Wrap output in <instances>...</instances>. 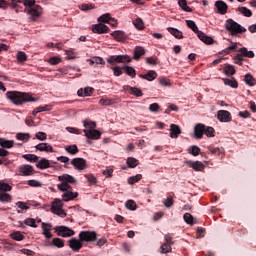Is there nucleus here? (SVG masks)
I'll use <instances>...</instances> for the list:
<instances>
[{"instance_id": "obj_1", "label": "nucleus", "mask_w": 256, "mask_h": 256, "mask_svg": "<svg viewBox=\"0 0 256 256\" xmlns=\"http://www.w3.org/2000/svg\"><path fill=\"white\" fill-rule=\"evenodd\" d=\"M7 99L14 105H23L24 103H33L37 101L31 93L19 92V91H8L6 93Z\"/></svg>"}, {"instance_id": "obj_2", "label": "nucleus", "mask_w": 256, "mask_h": 256, "mask_svg": "<svg viewBox=\"0 0 256 256\" xmlns=\"http://www.w3.org/2000/svg\"><path fill=\"white\" fill-rule=\"evenodd\" d=\"M186 25L191 29L194 33L198 35V39L205 43L206 45H213V39L209 36H206L203 31H200L199 28L197 27V24L193 20H186Z\"/></svg>"}, {"instance_id": "obj_3", "label": "nucleus", "mask_w": 256, "mask_h": 256, "mask_svg": "<svg viewBox=\"0 0 256 256\" xmlns=\"http://www.w3.org/2000/svg\"><path fill=\"white\" fill-rule=\"evenodd\" d=\"M58 181L61 182L57 185L59 191H67V189L73 188L71 185L77 183L75 177L69 174H63L61 176H58Z\"/></svg>"}, {"instance_id": "obj_4", "label": "nucleus", "mask_w": 256, "mask_h": 256, "mask_svg": "<svg viewBox=\"0 0 256 256\" xmlns=\"http://www.w3.org/2000/svg\"><path fill=\"white\" fill-rule=\"evenodd\" d=\"M226 31L230 32V35H239L245 33L247 29L241 26L239 23L235 22L233 19H228L225 23Z\"/></svg>"}, {"instance_id": "obj_5", "label": "nucleus", "mask_w": 256, "mask_h": 256, "mask_svg": "<svg viewBox=\"0 0 256 256\" xmlns=\"http://www.w3.org/2000/svg\"><path fill=\"white\" fill-rule=\"evenodd\" d=\"M78 238L82 243H94L97 241V233L95 231H81Z\"/></svg>"}, {"instance_id": "obj_6", "label": "nucleus", "mask_w": 256, "mask_h": 256, "mask_svg": "<svg viewBox=\"0 0 256 256\" xmlns=\"http://www.w3.org/2000/svg\"><path fill=\"white\" fill-rule=\"evenodd\" d=\"M63 208V202L60 199H54L51 204V211L54 215H58L59 217H67V213Z\"/></svg>"}, {"instance_id": "obj_7", "label": "nucleus", "mask_w": 256, "mask_h": 256, "mask_svg": "<svg viewBox=\"0 0 256 256\" xmlns=\"http://www.w3.org/2000/svg\"><path fill=\"white\" fill-rule=\"evenodd\" d=\"M42 11H43V8H41L40 5H35V6H32V8L24 9V12L30 15V19H32V21H36L38 17H41Z\"/></svg>"}, {"instance_id": "obj_8", "label": "nucleus", "mask_w": 256, "mask_h": 256, "mask_svg": "<svg viewBox=\"0 0 256 256\" xmlns=\"http://www.w3.org/2000/svg\"><path fill=\"white\" fill-rule=\"evenodd\" d=\"M55 229V233H57L58 237H73L75 235V231L67 226H57Z\"/></svg>"}, {"instance_id": "obj_9", "label": "nucleus", "mask_w": 256, "mask_h": 256, "mask_svg": "<svg viewBox=\"0 0 256 256\" xmlns=\"http://www.w3.org/2000/svg\"><path fill=\"white\" fill-rule=\"evenodd\" d=\"M107 63L109 65H114L115 63H131V57L128 55H113L107 59Z\"/></svg>"}, {"instance_id": "obj_10", "label": "nucleus", "mask_w": 256, "mask_h": 256, "mask_svg": "<svg viewBox=\"0 0 256 256\" xmlns=\"http://www.w3.org/2000/svg\"><path fill=\"white\" fill-rule=\"evenodd\" d=\"M70 163L76 171H85L87 169V160L84 158H74Z\"/></svg>"}, {"instance_id": "obj_11", "label": "nucleus", "mask_w": 256, "mask_h": 256, "mask_svg": "<svg viewBox=\"0 0 256 256\" xmlns=\"http://www.w3.org/2000/svg\"><path fill=\"white\" fill-rule=\"evenodd\" d=\"M217 119L221 123H231L233 120V117L231 116V112L227 110H219L217 112Z\"/></svg>"}, {"instance_id": "obj_12", "label": "nucleus", "mask_w": 256, "mask_h": 256, "mask_svg": "<svg viewBox=\"0 0 256 256\" xmlns=\"http://www.w3.org/2000/svg\"><path fill=\"white\" fill-rule=\"evenodd\" d=\"M68 245L70 249H72V251H74L75 253H78V251H81V249H83V241H81V239L72 238L68 240Z\"/></svg>"}, {"instance_id": "obj_13", "label": "nucleus", "mask_w": 256, "mask_h": 256, "mask_svg": "<svg viewBox=\"0 0 256 256\" xmlns=\"http://www.w3.org/2000/svg\"><path fill=\"white\" fill-rule=\"evenodd\" d=\"M62 192H63V194H62V199H63V201H65L66 203H67L68 201H73L74 199H77V197H79V193L73 192V188L64 190V191H62Z\"/></svg>"}, {"instance_id": "obj_14", "label": "nucleus", "mask_w": 256, "mask_h": 256, "mask_svg": "<svg viewBox=\"0 0 256 256\" xmlns=\"http://www.w3.org/2000/svg\"><path fill=\"white\" fill-rule=\"evenodd\" d=\"M92 31L98 35H103V33H109V26L103 23L94 24L92 25Z\"/></svg>"}, {"instance_id": "obj_15", "label": "nucleus", "mask_w": 256, "mask_h": 256, "mask_svg": "<svg viewBox=\"0 0 256 256\" xmlns=\"http://www.w3.org/2000/svg\"><path fill=\"white\" fill-rule=\"evenodd\" d=\"M19 173L20 175H23L24 177H29L31 175H33V166L29 165V164H23L21 166H19Z\"/></svg>"}, {"instance_id": "obj_16", "label": "nucleus", "mask_w": 256, "mask_h": 256, "mask_svg": "<svg viewBox=\"0 0 256 256\" xmlns=\"http://www.w3.org/2000/svg\"><path fill=\"white\" fill-rule=\"evenodd\" d=\"M83 133L85 134V137H87V139H93V140L101 139V132L99 130L84 129Z\"/></svg>"}, {"instance_id": "obj_17", "label": "nucleus", "mask_w": 256, "mask_h": 256, "mask_svg": "<svg viewBox=\"0 0 256 256\" xmlns=\"http://www.w3.org/2000/svg\"><path fill=\"white\" fill-rule=\"evenodd\" d=\"M123 89L128 91L130 95H134V97H143V91L137 87H131L130 85H124Z\"/></svg>"}, {"instance_id": "obj_18", "label": "nucleus", "mask_w": 256, "mask_h": 256, "mask_svg": "<svg viewBox=\"0 0 256 256\" xmlns=\"http://www.w3.org/2000/svg\"><path fill=\"white\" fill-rule=\"evenodd\" d=\"M186 165L188 167H191L194 171H204L205 170V165L201 161H186Z\"/></svg>"}, {"instance_id": "obj_19", "label": "nucleus", "mask_w": 256, "mask_h": 256, "mask_svg": "<svg viewBox=\"0 0 256 256\" xmlns=\"http://www.w3.org/2000/svg\"><path fill=\"white\" fill-rule=\"evenodd\" d=\"M203 135H205V125L197 124L194 127V136L196 139H203Z\"/></svg>"}, {"instance_id": "obj_20", "label": "nucleus", "mask_w": 256, "mask_h": 256, "mask_svg": "<svg viewBox=\"0 0 256 256\" xmlns=\"http://www.w3.org/2000/svg\"><path fill=\"white\" fill-rule=\"evenodd\" d=\"M111 37H114V39L119 42L127 41V34L121 30L112 32Z\"/></svg>"}, {"instance_id": "obj_21", "label": "nucleus", "mask_w": 256, "mask_h": 256, "mask_svg": "<svg viewBox=\"0 0 256 256\" xmlns=\"http://www.w3.org/2000/svg\"><path fill=\"white\" fill-rule=\"evenodd\" d=\"M181 127L176 124H171L170 125V137L171 139H177L179 135L181 134Z\"/></svg>"}, {"instance_id": "obj_22", "label": "nucleus", "mask_w": 256, "mask_h": 256, "mask_svg": "<svg viewBox=\"0 0 256 256\" xmlns=\"http://www.w3.org/2000/svg\"><path fill=\"white\" fill-rule=\"evenodd\" d=\"M37 151H44L45 153H53V146L49 143H40L35 146Z\"/></svg>"}, {"instance_id": "obj_23", "label": "nucleus", "mask_w": 256, "mask_h": 256, "mask_svg": "<svg viewBox=\"0 0 256 256\" xmlns=\"http://www.w3.org/2000/svg\"><path fill=\"white\" fill-rule=\"evenodd\" d=\"M139 77L146 81H155V79H157V72H155V70H149L147 74H139Z\"/></svg>"}, {"instance_id": "obj_24", "label": "nucleus", "mask_w": 256, "mask_h": 256, "mask_svg": "<svg viewBox=\"0 0 256 256\" xmlns=\"http://www.w3.org/2000/svg\"><path fill=\"white\" fill-rule=\"evenodd\" d=\"M215 7L217 8L218 13H220V15H225V13H227V3H225L224 1H216Z\"/></svg>"}, {"instance_id": "obj_25", "label": "nucleus", "mask_w": 256, "mask_h": 256, "mask_svg": "<svg viewBox=\"0 0 256 256\" xmlns=\"http://www.w3.org/2000/svg\"><path fill=\"white\" fill-rule=\"evenodd\" d=\"M42 231V235H44L46 239H51L53 237V234H51V224L43 222Z\"/></svg>"}, {"instance_id": "obj_26", "label": "nucleus", "mask_w": 256, "mask_h": 256, "mask_svg": "<svg viewBox=\"0 0 256 256\" xmlns=\"http://www.w3.org/2000/svg\"><path fill=\"white\" fill-rule=\"evenodd\" d=\"M145 53H146L145 48H143L141 46H137L134 48L133 59H135V61H139L141 59V57H143V55H145Z\"/></svg>"}, {"instance_id": "obj_27", "label": "nucleus", "mask_w": 256, "mask_h": 256, "mask_svg": "<svg viewBox=\"0 0 256 256\" xmlns=\"http://www.w3.org/2000/svg\"><path fill=\"white\" fill-rule=\"evenodd\" d=\"M48 247L62 249V247H65V241L61 238H53L52 242L48 244Z\"/></svg>"}, {"instance_id": "obj_28", "label": "nucleus", "mask_w": 256, "mask_h": 256, "mask_svg": "<svg viewBox=\"0 0 256 256\" xmlns=\"http://www.w3.org/2000/svg\"><path fill=\"white\" fill-rule=\"evenodd\" d=\"M224 85H228V87H232V89H237L239 87V83H237V80L232 77V78H223L222 79Z\"/></svg>"}, {"instance_id": "obj_29", "label": "nucleus", "mask_w": 256, "mask_h": 256, "mask_svg": "<svg viewBox=\"0 0 256 256\" xmlns=\"http://www.w3.org/2000/svg\"><path fill=\"white\" fill-rule=\"evenodd\" d=\"M37 169H49V167H51V162L46 159V158H42L37 164H36Z\"/></svg>"}, {"instance_id": "obj_30", "label": "nucleus", "mask_w": 256, "mask_h": 256, "mask_svg": "<svg viewBox=\"0 0 256 256\" xmlns=\"http://www.w3.org/2000/svg\"><path fill=\"white\" fill-rule=\"evenodd\" d=\"M14 145H15V141L5 140L3 138H0V146L2 147V149H12Z\"/></svg>"}, {"instance_id": "obj_31", "label": "nucleus", "mask_w": 256, "mask_h": 256, "mask_svg": "<svg viewBox=\"0 0 256 256\" xmlns=\"http://www.w3.org/2000/svg\"><path fill=\"white\" fill-rule=\"evenodd\" d=\"M239 55H242V57H248V59H253L255 57V53L253 51H249L246 47L240 48Z\"/></svg>"}, {"instance_id": "obj_32", "label": "nucleus", "mask_w": 256, "mask_h": 256, "mask_svg": "<svg viewBox=\"0 0 256 256\" xmlns=\"http://www.w3.org/2000/svg\"><path fill=\"white\" fill-rule=\"evenodd\" d=\"M167 31L170 32V34L173 35V37L176 39H183V32L179 31V29L168 27Z\"/></svg>"}, {"instance_id": "obj_33", "label": "nucleus", "mask_w": 256, "mask_h": 256, "mask_svg": "<svg viewBox=\"0 0 256 256\" xmlns=\"http://www.w3.org/2000/svg\"><path fill=\"white\" fill-rule=\"evenodd\" d=\"M122 69H123V71H125V73H126V75H128V77L135 79V77L137 75L135 68H133L131 66H123Z\"/></svg>"}, {"instance_id": "obj_34", "label": "nucleus", "mask_w": 256, "mask_h": 256, "mask_svg": "<svg viewBox=\"0 0 256 256\" xmlns=\"http://www.w3.org/2000/svg\"><path fill=\"white\" fill-rule=\"evenodd\" d=\"M16 139L18 141H23L24 143H27L29 141V139H31V134L29 133H17L16 134Z\"/></svg>"}, {"instance_id": "obj_35", "label": "nucleus", "mask_w": 256, "mask_h": 256, "mask_svg": "<svg viewBox=\"0 0 256 256\" xmlns=\"http://www.w3.org/2000/svg\"><path fill=\"white\" fill-rule=\"evenodd\" d=\"M13 197L7 192H0L1 203H11Z\"/></svg>"}, {"instance_id": "obj_36", "label": "nucleus", "mask_w": 256, "mask_h": 256, "mask_svg": "<svg viewBox=\"0 0 256 256\" xmlns=\"http://www.w3.org/2000/svg\"><path fill=\"white\" fill-rule=\"evenodd\" d=\"M65 151L69 153V155H77L79 153V148L77 145H69L65 146Z\"/></svg>"}, {"instance_id": "obj_37", "label": "nucleus", "mask_w": 256, "mask_h": 256, "mask_svg": "<svg viewBox=\"0 0 256 256\" xmlns=\"http://www.w3.org/2000/svg\"><path fill=\"white\" fill-rule=\"evenodd\" d=\"M22 157L30 163H37V161H39V156L35 154H24Z\"/></svg>"}, {"instance_id": "obj_38", "label": "nucleus", "mask_w": 256, "mask_h": 256, "mask_svg": "<svg viewBox=\"0 0 256 256\" xmlns=\"http://www.w3.org/2000/svg\"><path fill=\"white\" fill-rule=\"evenodd\" d=\"M126 163L130 169H135V167H137V165H139V160H137L136 158H133V157H129V158H127Z\"/></svg>"}, {"instance_id": "obj_39", "label": "nucleus", "mask_w": 256, "mask_h": 256, "mask_svg": "<svg viewBox=\"0 0 256 256\" xmlns=\"http://www.w3.org/2000/svg\"><path fill=\"white\" fill-rule=\"evenodd\" d=\"M141 179H143V175L137 174L135 176L129 177L128 183H129V185H135V183H139V181H141Z\"/></svg>"}, {"instance_id": "obj_40", "label": "nucleus", "mask_w": 256, "mask_h": 256, "mask_svg": "<svg viewBox=\"0 0 256 256\" xmlns=\"http://www.w3.org/2000/svg\"><path fill=\"white\" fill-rule=\"evenodd\" d=\"M233 51H237V43L234 42L232 43V45L230 47H227L226 49H224L222 52H220L221 55H223V53L225 55H229L230 53H233Z\"/></svg>"}, {"instance_id": "obj_41", "label": "nucleus", "mask_w": 256, "mask_h": 256, "mask_svg": "<svg viewBox=\"0 0 256 256\" xmlns=\"http://www.w3.org/2000/svg\"><path fill=\"white\" fill-rule=\"evenodd\" d=\"M13 187L9 185L8 183H5L3 181H0V193H7L8 191H11Z\"/></svg>"}, {"instance_id": "obj_42", "label": "nucleus", "mask_w": 256, "mask_h": 256, "mask_svg": "<svg viewBox=\"0 0 256 256\" xmlns=\"http://www.w3.org/2000/svg\"><path fill=\"white\" fill-rule=\"evenodd\" d=\"M178 5L181 7V9H183V11H186L187 13H191L193 11L191 7L187 6V0H179Z\"/></svg>"}, {"instance_id": "obj_43", "label": "nucleus", "mask_w": 256, "mask_h": 256, "mask_svg": "<svg viewBox=\"0 0 256 256\" xmlns=\"http://www.w3.org/2000/svg\"><path fill=\"white\" fill-rule=\"evenodd\" d=\"M239 13H242V15H244V17H252L253 12L251 10H249V8L247 7H239L238 8Z\"/></svg>"}, {"instance_id": "obj_44", "label": "nucleus", "mask_w": 256, "mask_h": 256, "mask_svg": "<svg viewBox=\"0 0 256 256\" xmlns=\"http://www.w3.org/2000/svg\"><path fill=\"white\" fill-rule=\"evenodd\" d=\"M244 81L246 85L253 87L255 85V78L251 74H246L244 77Z\"/></svg>"}, {"instance_id": "obj_45", "label": "nucleus", "mask_w": 256, "mask_h": 256, "mask_svg": "<svg viewBox=\"0 0 256 256\" xmlns=\"http://www.w3.org/2000/svg\"><path fill=\"white\" fill-rule=\"evenodd\" d=\"M83 126L86 128V129H90V130H93L95 129V127H97V123L91 121V120H84L83 121Z\"/></svg>"}, {"instance_id": "obj_46", "label": "nucleus", "mask_w": 256, "mask_h": 256, "mask_svg": "<svg viewBox=\"0 0 256 256\" xmlns=\"http://www.w3.org/2000/svg\"><path fill=\"white\" fill-rule=\"evenodd\" d=\"M204 134H206L207 137H215V128L204 126Z\"/></svg>"}, {"instance_id": "obj_47", "label": "nucleus", "mask_w": 256, "mask_h": 256, "mask_svg": "<svg viewBox=\"0 0 256 256\" xmlns=\"http://www.w3.org/2000/svg\"><path fill=\"white\" fill-rule=\"evenodd\" d=\"M110 19H111V14L106 13L98 17L97 21L98 23H109Z\"/></svg>"}, {"instance_id": "obj_48", "label": "nucleus", "mask_w": 256, "mask_h": 256, "mask_svg": "<svg viewBox=\"0 0 256 256\" xmlns=\"http://www.w3.org/2000/svg\"><path fill=\"white\" fill-rule=\"evenodd\" d=\"M189 153L191 155H193V157H197V155H199L201 153V148H199L198 146H191L189 149H188Z\"/></svg>"}, {"instance_id": "obj_49", "label": "nucleus", "mask_w": 256, "mask_h": 256, "mask_svg": "<svg viewBox=\"0 0 256 256\" xmlns=\"http://www.w3.org/2000/svg\"><path fill=\"white\" fill-rule=\"evenodd\" d=\"M85 177L90 185H97V177L95 175L86 174Z\"/></svg>"}, {"instance_id": "obj_50", "label": "nucleus", "mask_w": 256, "mask_h": 256, "mask_svg": "<svg viewBox=\"0 0 256 256\" xmlns=\"http://www.w3.org/2000/svg\"><path fill=\"white\" fill-rule=\"evenodd\" d=\"M126 209H129L130 211H135L137 209V203H135L134 200H128L126 201Z\"/></svg>"}, {"instance_id": "obj_51", "label": "nucleus", "mask_w": 256, "mask_h": 256, "mask_svg": "<svg viewBox=\"0 0 256 256\" xmlns=\"http://www.w3.org/2000/svg\"><path fill=\"white\" fill-rule=\"evenodd\" d=\"M79 9H81V11H91V9H95V4H82L79 6Z\"/></svg>"}, {"instance_id": "obj_52", "label": "nucleus", "mask_w": 256, "mask_h": 256, "mask_svg": "<svg viewBox=\"0 0 256 256\" xmlns=\"http://www.w3.org/2000/svg\"><path fill=\"white\" fill-rule=\"evenodd\" d=\"M224 72L228 76L235 75V67L228 64L225 66Z\"/></svg>"}, {"instance_id": "obj_53", "label": "nucleus", "mask_w": 256, "mask_h": 256, "mask_svg": "<svg viewBox=\"0 0 256 256\" xmlns=\"http://www.w3.org/2000/svg\"><path fill=\"white\" fill-rule=\"evenodd\" d=\"M11 237L14 241H23V239H25V236L21 232L12 233Z\"/></svg>"}, {"instance_id": "obj_54", "label": "nucleus", "mask_w": 256, "mask_h": 256, "mask_svg": "<svg viewBox=\"0 0 256 256\" xmlns=\"http://www.w3.org/2000/svg\"><path fill=\"white\" fill-rule=\"evenodd\" d=\"M207 149L212 155H221L222 153V150L219 147L215 148L213 146H208Z\"/></svg>"}, {"instance_id": "obj_55", "label": "nucleus", "mask_w": 256, "mask_h": 256, "mask_svg": "<svg viewBox=\"0 0 256 256\" xmlns=\"http://www.w3.org/2000/svg\"><path fill=\"white\" fill-rule=\"evenodd\" d=\"M133 23L136 29H145V24L143 23V20L141 18L136 19Z\"/></svg>"}, {"instance_id": "obj_56", "label": "nucleus", "mask_w": 256, "mask_h": 256, "mask_svg": "<svg viewBox=\"0 0 256 256\" xmlns=\"http://www.w3.org/2000/svg\"><path fill=\"white\" fill-rule=\"evenodd\" d=\"M24 223L29 227H33L34 229H37V224L34 218H27L25 219Z\"/></svg>"}, {"instance_id": "obj_57", "label": "nucleus", "mask_w": 256, "mask_h": 256, "mask_svg": "<svg viewBox=\"0 0 256 256\" xmlns=\"http://www.w3.org/2000/svg\"><path fill=\"white\" fill-rule=\"evenodd\" d=\"M173 196H168L167 197V199H164L163 200V205H165L168 209L170 208V207H173Z\"/></svg>"}, {"instance_id": "obj_58", "label": "nucleus", "mask_w": 256, "mask_h": 256, "mask_svg": "<svg viewBox=\"0 0 256 256\" xmlns=\"http://www.w3.org/2000/svg\"><path fill=\"white\" fill-rule=\"evenodd\" d=\"M17 59L19 63H25V61H27V54H25V52L20 51L17 53Z\"/></svg>"}, {"instance_id": "obj_59", "label": "nucleus", "mask_w": 256, "mask_h": 256, "mask_svg": "<svg viewBox=\"0 0 256 256\" xmlns=\"http://www.w3.org/2000/svg\"><path fill=\"white\" fill-rule=\"evenodd\" d=\"M183 219L185 223H187L188 225H193V215L189 213H185L183 216Z\"/></svg>"}, {"instance_id": "obj_60", "label": "nucleus", "mask_w": 256, "mask_h": 256, "mask_svg": "<svg viewBox=\"0 0 256 256\" xmlns=\"http://www.w3.org/2000/svg\"><path fill=\"white\" fill-rule=\"evenodd\" d=\"M161 253H171V245L164 242V244L161 245Z\"/></svg>"}, {"instance_id": "obj_61", "label": "nucleus", "mask_w": 256, "mask_h": 256, "mask_svg": "<svg viewBox=\"0 0 256 256\" xmlns=\"http://www.w3.org/2000/svg\"><path fill=\"white\" fill-rule=\"evenodd\" d=\"M24 7H28V9H31L32 7H35V0H23L22 1Z\"/></svg>"}, {"instance_id": "obj_62", "label": "nucleus", "mask_w": 256, "mask_h": 256, "mask_svg": "<svg viewBox=\"0 0 256 256\" xmlns=\"http://www.w3.org/2000/svg\"><path fill=\"white\" fill-rule=\"evenodd\" d=\"M233 60H234V63H235L236 65H240V66L243 65V57H242L241 54H236V55L234 56Z\"/></svg>"}, {"instance_id": "obj_63", "label": "nucleus", "mask_w": 256, "mask_h": 256, "mask_svg": "<svg viewBox=\"0 0 256 256\" xmlns=\"http://www.w3.org/2000/svg\"><path fill=\"white\" fill-rule=\"evenodd\" d=\"M48 63L50 65H59V63H61V58H59V57H51L50 59H48Z\"/></svg>"}, {"instance_id": "obj_64", "label": "nucleus", "mask_w": 256, "mask_h": 256, "mask_svg": "<svg viewBox=\"0 0 256 256\" xmlns=\"http://www.w3.org/2000/svg\"><path fill=\"white\" fill-rule=\"evenodd\" d=\"M35 137L39 141H45L47 139V133H45V132H37Z\"/></svg>"}]
</instances>
